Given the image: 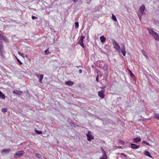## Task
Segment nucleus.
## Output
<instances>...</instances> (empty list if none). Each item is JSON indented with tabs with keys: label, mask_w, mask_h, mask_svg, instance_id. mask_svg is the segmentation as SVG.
Segmentation results:
<instances>
[{
	"label": "nucleus",
	"mask_w": 159,
	"mask_h": 159,
	"mask_svg": "<svg viewBox=\"0 0 159 159\" xmlns=\"http://www.w3.org/2000/svg\"><path fill=\"white\" fill-rule=\"evenodd\" d=\"M20 92V93H22V92Z\"/></svg>",
	"instance_id": "603ef678"
},
{
	"label": "nucleus",
	"mask_w": 159,
	"mask_h": 159,
	"mask_svg": "<svg viewBox=\"0 0 159 159\" xmlns=\"http://www.w3.org/2000/svg\"><path fill=\"white\" fill-rule=\"evenodd\" d=\"M100 38L101 42L102 43L105 42L106 41V38L103 36H101Z\"/></svg>",
	"instance_id": "ddd939ff"
},
{
	"label": "nucleus",
	"mask_w": 159,
	"mask_h": 159,
	"mask_svg": "<svg viewBox=\"0 0 159 159\" xmlns=\"http://www.w3.org/2000/svg\"><path fill=\"white\" fill-rule=\"evenodd\" d=\"M18 54L20 56H22L24 58V56L23 53H21L20 52H18Z\"/></svg>",
	"instance_id": "a878e982"
},
{
	"label": "nucleus",
	"mask_w": 159,
	"mask_h": 159,
	"mask_svg": "<svg viewBox=\"0 0 159 159\" xmlns=\"http://www.w3.org/2000/svg\"><path fill=\"white\" fill-rule=\"evenodd\" d=\"M101 149L102 151H104V149H103V148H102V147H101Z\"/></svg>",
	"instance_id": "a18cd8bd"
},
{
	"label": "nucleus",
	"mask_w": 159,
	"mask_h": 159,
	"mask_svg": "<svg viewBox=\"0 0 159 159\" xmlns=\"http://www.w3.org/2000/svg\"><path fill=\"white\" fill-rule=\"evenodd\" d=\"M101 149L102 151H104V149H103V148H102V147H101Z\"/></svg>",
	"instance_id": "c03bdc74"
},
{
	"label": "nucleus",
	"mask_w": 159,
	"mask_h": 159,
	"mask_svg": "<svg viewBox=\"0 0 159 159\" xmlns=\"http://www.w3.org/2000/svg\"><path fill=\"white\" fill-rule=\"evenodd\" d=\"M128 71L130 72V75L131 77H133L134 76V75H133V74L132 73V72L131 70H128Z\"/></svg>",
	"instance_id": "c85d7f7f"
},
{
	"label": "nucleus",
	"mask_w": 159,
	"mask_h": 159,
	"mask_svg": "<svg viewBox=\"0 0 159 159\" xmlns=\"http://www.w3.org/2000/svg\"><path fill=\"white\" fill-rule=\"evenodd\" d=\"M79 0H72V1L74 2H78V1Z\"/></svg>",
	"instance_id": "ea45409f"
},
{
	"label": "nucleus",
	"mask_w": 159,
	"mask_h": 159,
	"mask_svg": "<svg viewBox=\"0 0 159 159\" xmlns=\"http://www.w3.org/2000/svg\"><path fill=\"white\" fill-rule=\"evenodd\" d=\"M102 153H105V151H102Z\"/></svg>",
	"instance_id": "de8ad7c7"
},
{
	"label": "nucleus",
	"mask_w": 159,
	"mask_h": 159,
	"mask_svg": "<svg viewBox=\"0 0 159 159\" xmlns=\"http://www.w3.org/2000/svg\"><path fill=\"white\" fill-rule=\"evenodd\" d=\"M25 152L23 150L17 151L16 152V154L14 155V157L15 158H17L20 157L22 156L24 153Z\"/></svg>",
	"instance_id": "7ed1b4c3"
},
{
	"label": "nucleus",
	"mask_w": 159,
	"mask_h": 159,
	"mask_svg": "<svg viewBox=\"0 0 159 159\" xmlns=\"http://www.w3.org/2000/svg\"><path fill=\"white\" fill-rule=\"evenodd\" d=\"M48 49L47 50L45 51V52L47 54H48Z\"/></svg>",
	"instance_id": "4c0bfd02"
},
{
	"label": "nucleus",
	"mask_w": 159,
	"mask_h": 159,
	"mask_svg": "<svg viewBox=\"0 0 159 159\" xmlns=\"http://www.w3.org/2000/svg\"><path fill=\"white\" fill-rule=\"evenodd\" d=\"M65 83L68 86H71L73 84V83L71 81H68L66 82Z\"/></svg>",
	"instance_id": "f8f14e48"
},
{
	"label": "nucleus",
	"mask_w": 159,
	"mask_h": 159,
	"mask_svg": "<svg viewBox=\"0 0 159 159\" xmlns=\"http://www.w3.org/2000/svg\"><path fill=\"white\" fill-rule=\"evenodd\" d=\"M79 72L80 73H81L82 72V70H79Z\"/></svg>",
	"instance_id": "a19ab883"
},
{
	"label": "nucleus",
	"mask_w": 159,
	"mask_h": 159,
	"mask_svg": "<svg viewBox=\"0 0 159 159\" xmlns=\"http://www.w3.org/2000/svg\"><path fill=\"white\" fill-rule=\"evenodd\" d=\"M102 155H103V156H104V155H106V152H105V153H102Z\"/></svg>",
	"instance_id": "79ce46f5"
},
{
	"label": "nucleus",
	"mask_w": 159,
	"mask_h": 159,
	"mask_svg": "<svg viewBox=\"0 0 159 159\" xmlns=\"http://www.w3.org/2000/svg\"><path fill=\"white\" fill-rule=\"evenodd\" d=\"M44 159H46V158H44Z\"/></svg>",
	"instance_id": "864d4df0"
},
{
	"label": "nucleus",
	"mask_w": 159,
	"mask_h": 159,
	"mask_svg": "<svg viewBox=\"0 0 159 159\" xmlns=\"http://www.w3.org/2000/svg\"><path fill=\"white\" fill-rule=\"evenodd\" d=\"M32 18L33 20H34V19H37V17H35V16H32Z\"/></svg>",
	"instance_id": "e433bc0d"
},
{
	"label": "nucleus",
	"mask_w": 159,
	"mask_h": 159,
	"mask_svg": "<svg viewBox=\"0 0 159 159\" xmlns=\"http://www.w3.org/2000/svg\"><path fill=\"white\" fill-rule=\"evenodd\" d=\"M2 111L4 112H7V108H3L2 109Z\"/></svg>",
	"instance_id": "bb28decb"
},
{
	"label": "nucleus",
	"mask_w": 159,
	"mask_h": 159,
	"mask_svg": "<svg viewBox=\"0 0 159 159\" xmlns=\"http://www.w3.org/2000/svg\"><path fill=\"white\" fill-rule=\"evenodd\" d=\"M98 75L96 77V80L97 81V82H98Z\"/></svg>",
	"instance_id": "58836bf2"
},
{
	"label": "nucleus",
	"mask_w": 159,
	"mask_h": 159,
	"mask_svg": "<svg viewBox=\"0 0 159 159\" xmlns=\"http://www.w3.org/2000/svg\"><path fill=\"white\" fill-rule=\"evenodd\" d=\"M0 98H2L4 99L5 98V96L4 94L0 91Z\"/></svg>",
	"instance_id": "f3484780"
},
{
	"label": "nucleus",
	"mask_w": 159,
	"mask_h": 159,
	"mask_svg": "<svg viewBox=\"0 0 159 159\" xmlns=\"http://www.w3.org/2000/svg\"><path fill=\"white\" fill-rule=\"evenodd\" d=\"M145 10V7L143 4L139 8V11L141 13V15H143V11Z\"/></svg>",
	"instance_id": "6e6552de"
},
{
	"label": "nucleus",
	"mask_w": 159,
	"mask_h": 159,
	"mask_svg": "<svg viewBox=\"0 0 159 159\" xmlns=\"http://www.w3.org/2000/svg\"><path fill=\"white\" fill-rule=\"evenodd\" d=\"M105 90L104 89L102 90L99 91L98 92V94L99 97H100L101 99H103L105 97L104 93Z\"/></svg>",
	"instance_id": "423d86ee"
},
{
	"label": "nucleus",
	"mask_w": 159,
	"mask_h": 159,
	"mask_svg": "<svg viewBox=\"0 0 159 159\" xmlns=\"http://www.w3.org/2000/svg\"><path fill=\"white\" fill-rule=\"evenodd\" d=\"M10 149H3L2 150V153H8L10 152Z\"/></svg>",
	"instance_id": "2eb2a0df"
},
{
	"label": "nucleus",
	"mask_w": 159,
	"mask_h": 159,
	"mask_svg": "<svg viewBox=\"0 0 159 159\" xmlns=\"http://www.w3.org/2000/svg\"><path fill=\"white\" fill-rule=\"evenodd\" d=\"M141 15H141V14H139V13H138V16H139V19H140V20H141Z\"/></svg>",
	"instance_id": "c756f323"
},
{
	"label": "nucleus",
	"mask_w": 159,
	"mask_h": 159,
	"mask_svg": "<svg viewBox=\"0 0 159 159\" xmlns=\"http://www.w3.org/2000/svg\"><path fill=\"white\" fill-rule=\"evenodd\" d=\"M133 140L134 143H136L140 142L141 139L140 138L137 137L135 138H133Z\"/></svg>",
	"instance_id": "9d476101"
},
{
	"label": "nucleus",
	"mask_w": 159,
	"mask_h": 159,
	"mask_svg": "<svg viewBox=\"0 0 159 159\" xmlns=\"http://www.w3.org/2000/svg\"><path fill=\"white\" fill-rule=\"evenodd\" d=\"M101 149L102 151H104V149H103V148H102V147H101Z\"/></svg>",
	"instance_id": "49530a36"
},
{
	"label": "nucleus",
	"mask_w": 159,
	"mask_h": 159,
	"mask_svg": "<svg viewBox=\"0 0 159 159\" xmlns=\"http://www.w3.org/2000/svg\"><path fill=\"white\" fill-rule=\"evenodd\" d=\"M2 34V31H1L0 30V36H1V35Z\"/></svg>",
	"instance_id": "37998d69"
},
{
	"label": "nucleus",
	"mask_w": 159,
	"mask_h": 159,
	"mask_svg": "<svg viewBox=\"0 0 159 159\" xmlns=\"http://www.w3.org/2000/svg\"><path fill=\"white\" fill-rule=\"evenodd\" d=\"M86 136L88 141H90L92 139H94V137L92 135L90 131H88L87 134H86Z\"/></svg>",
	"instance_id": "20e7f679"
},
{
	"label": "nucleus",
	"mask_w": 159,
	"mask_h": 159,
	"mask_svg": "<svg viewBox=\"0 0 159 159\" xmlns=\"http://www.w3.org/2000/svg\"><path fill=\"white\" fill-rule=\"evenodd\" d=\"M84 38V36H83L82 35L80 37L78 44L83 48H84V45L83 43V40Z\"/></svg>",
	"instance_id": "39448f33"
},
{
	"label": "nucleus",
	"mask_w": 159,
	"mask_h": 159,
	"mask_svg": "<svg viewBox=\"0 0 159 159\" xmlns=\"http://www.w3.org/2000/svg\"><path fill=\"white\" fill-rule=\"evenodd\" d=\"M0 39L5 42H8V40L7 38L2 34L0 36Z\"/></svg>",
	"instance_id": "0eeeda50"
},
{
	"label": "nucleus",
	"mask_w": 159,
	"mask_h": 159,
	"mask_svg": "<svg viewBox=\"0 0 159 159\" xmlns=\"http://www.w3.org/2000/svg\"><path fill=\"white\" fill-rule=\"evenodd\" d=\"M142 143L143 144H146L147 145H150L149 143L146 141H143L142 142Z\"/></svg>",
	"instance_id": "4be33fe9"
},
{
	"label": "nucleus",
	"mask_w": 159,
	"mask_h": 159,
	"mask_svg": "<svg viewBox=\"0 0 159 159\" xmlns=\"http://www.w3.org/2000/svg\"><path fill=\"white\" fill-rule=\"evenodd\" d=\"M25 57H27V55H26Z\"/></svg>",
	"instance_id": "3c124183"
},
{
	"label": "nucleus",
	"mask_w": 159,
	"mask_h": 159,
	"mask_svg": "<svg viewBox=\"0 0 159 159\" xmlns=\"http://www.w3.org/2000/svg\"><path fill=\"white\" fill-rule=\"evenodd\" d=\"M147 30H148L149 34L154 37L155 40H159V36L157 33L154 32L152 29L147 28Z\"/></svg>",
	"instance_id": "f257e3e1"
},
{
	"label": "nucleus",
	"mask_w": 159,
	"mask_h": 159,
	"mask_svg": "<svg viewBox=\"0 0 159 159\" xmlns=\"http://www.w3.org/2000/svg\"><path fill=\"white\" fill-rule=\"evenodd\" d=\"M143 55L144 56H145V57L147 58L148 57V56L146 55V53L143 50Z\"/></svg>",
	"instance_id": "473e14b6"
},
{
	"label": "nucleus",
	"mask_w": 159,
	"mask_h": 159,
	"mask_svg": "<svg viewBox=\"0 0 159 159\" xmlns=\"http://www.w3.org/2000/svg\"><path fill=\"white\" fill-rule=\"evenodd\" d=\"M100 159H107V156L102 155V156L100 158Z\"/></svg>",
	"instance_id": "b1692460"
},
{
	"label": "nucleus",
	"mask_w": 159,
	"mask_h": 159,
	"mask_svg": "<svg viewBox=\"0 0 159 159\" xmlns=\"http://www.w3.org/2000/svg\"><path fill=\"white\" fill-rule=\"evenodd\" d=\"M153 116L154 118L159 120V114L158 113H154Z\"/></svg>",
	"instance_id": "dca6fc26"
},
{
	"label": "nucleus",
	"mask_w": 159,
	"mask_h": 159,
	"mask_svg": "<svg viewBox=\"0 0 159 159\" xmlns=\"http://www.w3.org/2000/svg\"><path fill=\"white\" fill-rule=\"evenodd\" d=\"M17 61L20 65L22 64V63L19 59H17Z\"/></svg>",
	"instance_id": "cd10ccee"
},
{
	"label": "nucleus",
	"mask_w": 159,
	"mask_h": 159,
	"mask_svg": "<svg viewBox=\"0 0 159 159\" xmlns=\"http://www.w3.org/2000/svg\"><path fill=\"white\" fill-rule=\"evenodd\" d=\"M15 58L17 60V59H18L15 56Z\"/></svg>",
	"instance_id": "09e8293b"
},
{
	"label": "nucleus",
	"mask_w": 159,
	"mask_h": 159,
	"mask_svg": "<svg viewBox=\"0 0 159 159\" xmlns=\"http://www.w3.org/2000/svg\"><path fill=\"white\" fill-rule=\"evenodd\" d=\"M75 28H77L79 27V23L78 22H76L75 23Z\"/></svg>",
	"instance_id": "5701e85b"
},
{
	"label": "nucleus",
	"mask_w": 159,
	"mask_h": 159,
	"mask_svg": "<svg viewBox=\"0 0 159 159\" xmlns=\"http://www.w3.org/2000/svg\"><path fill=\"white\" fill-rule=\"evenodd\" d=\"M120 143L122 144L123 145H124V142L122 140H120Z\"/></svg>",
	"instance_id": "72a5a7b5"
},
{
	"label": "nucleus",
	"mask_w": 159,
	"mask_h": 159,
	"mask_svg": "<svg viewBox=\"0 0 159 159\" xmlns=\"http://www.w3.org/2000/svg\"><path fill=\"white\" fill-rule=\"evenodd\" d=\"M35 156L36 157H38V158H39V157H40V155L39 154H35Z\"/></svg>",
	"instance_id": "c9c22d12"
},
{
	"label": "nucleus",
	"mask_w": 159,
	"mask_h": 159,
	"mask_svg": "<svg viewBox=\"0 0 159 159\" xmlns=\"http://www.w3.org/2000/svg\"><path fill=\"white\" fill-rule=\"evenodd\" d=\"M19 92L17 90L14 91L13 92V93L14 94H17L20 95V93H18Z\"/></svg>",
	"instance_id": "393cba45"
},
{
	"label": "nucleus",
	"mask_w": 159,
	"mask_h": 159,
	"mask_svg": "<svg viewBox=\"0 0 159 159\" xmlns=\"http://www.w3.org/2000/svg\"><path fill=\"white\" fill-rule=\"evenodd\" d=\"M36 75L37 78L38 79H39V82L40 83H42V80L43 77V75H42L40 74H38V75L36 74Z\"/></svg>",
	"instance_id": "1a4fd4ad"
},
{
	"label": "nucleus",
	"mask_w": 159,
	"mask_h": 159,
	"mask_svg": "<svg viewBox=\"0 0 159 159\" xmlns=\"http://www.w3.org/2000/svg\"><path fill=\"white\" fill-rule=\"evenodd\" d=\"M131 148L134 149H136L139 147V146L133 143H131Z\"/></svg>",
	"instance_id": "9b49d317"
},
{
	"label": "nucleus",
	"mask_w": 159,
	"mask_h": 159,
	"mask_svg": "<svg viewBox=\"0 0 159 159\" xmlns=\"http://www.w3.org/2000/svg\"><path fill=\"white\" fill-rule=\"evenodd\" d=\"M35 132L38 134H40L42 133V132L41 131L36 130Z\"/></svg>",
	"instance_id": "7c9ffc66"
},
{
	"label": "nucleus",
	"mask_w": 159,
	"mask_h": 159,
	"mask_svg": "<svg viewBox=\"0 0 159 159\" xmlns=\"http://www.w3.org/2000/svg\"><path fill=\"white\" fill-rule=\"evenodd\" d=\"M3 48V46L2 42L0 41V50H2Z\"/></svg>",
	"instance_id": "412c9836"
},
{
	"label": "nucleus",
	"mask_w": 159,
	"mask_h": 159,
	"mask_svg": "<svg viewBox=\"0 0 159 159\" xmlns=\"http://www.w3.org/2000/svg\"><path fill=\"white\" fill-rule=\"evenodd\" d=\"M112 19L114 21H117L116 17L113 14H112Z\"/></svg>",
	"instance_id": "aec40b11"
},
{
	"label": "nucleus",
	"mask_w": 159,
	"mask_h": 159,
	"mask_svg": "<svg viewBox=\"0 0 159 159\" xmlns=\"http://www.w3.org/2000/svg\"><path fill=\"white\" fill-rule=\"evenodd\" d=\"M121 154L124 157H126L127 156V155L123 153H122Z\"/></svg>",
	"instance_id": "f704fd0d"
},
{
	"label": "nucleus",
	"mask_w": 159,
	"mask_h": 159,
	"mask_svg": "<svg viewBox=\"0 0 159 159\" xmlns=\"http://www.w3.org/2000/svg\"><path fill=\"white\" fill-rule=\"evenodd\" d=\"M108 66L107 65H105L103 67V69L105 71H107L108 70Z\"/></svg>",
	"instance_id": "6ab92c4d"
},
{
	"label": "nucleus",
	"mask_w": 159,
	"mask_h": 159,
	"mask_svg": "<svg viewBox=\"0 0 159 159\" xmlns=\"http://www.w3.org/2000/svg\"><path fill=\"white\" fill-rule=\"evenodd\" d=\"M121 148V147H120V148Z\"/></svg>",
	"instance_id": "5fc2aeb1"
},
{
	"label": "nucleus",
	"mask_w": 159,
	"mask_h": 159,
	"mask_svg": "<svg viewBox=\"0 0 159 159\" xmlns=\"http://www.w3.org/2000/svg\"><path fill=\"white\" fill-rule=\"evenodd\" d=\"M124 49H122L121 50V52L122 53V54L124 56H125L126 54V51L125 50V46H124Z\"/></svg>",
	"instance_id": "a211bd4d"
},
{
	"label": "nucleus",
	"mask_w": 159,
	"mask_h": 159,
	"mask_svg": "<svg viewBox=\"0 0 159 159\" xmlns=\"http://www.w3.org/2000/svg\"><path fill=\"white\" fill-rule=\"evenodd\" d=\"M122 49H124V46H123Z\"/></svg>",
	"instance_id": "8fccbe9b"
},
{
	"label": "nucleus",
	"mask_w": 159,
	"mask_h": 159,
	"mask_svg": "<svg viewBox=\"0 0 159 159\" xmlns=\"http://www.w3.org/2000/svg\"><path fill=\"white\" fill-rule=\"evenodd\" d=\"M0 54L2 57L3 56V52L2 50H0Z\"/></svg>",
	"instance_id": "2f4dec72"
},
{
	"label": "nucleus",
	"mask_w": 159,
	"mask_h": 159,
	"mask_svg": "<svg viewBox=\"0 0 159 159\" xmlns=\"http://www.w3.org/2000/svg\"><path fill=\"white\" fill-rule=\"evenodd\" d=\"M144 155L148 156L151 158H152V157L150 154L149 153V152H148L147 151H145L144 152Z\"/></svg>",
	"instance_id": "4468645a"
},
{
	"label": "nucleus",
	"mask_w": 159,
	"mask_h": 159,
	"mask_svg": "<svg viewBox=\"0 0 159 159\" xmlns=\"http://www.w3.org/2000/svg\"><path fill=\"white\" fill-rule=\"evenodd\" d=\"M113 45L114 47V48L118 52H120V48L119 46V45L114 40L113 42Z\"/></svg>",
	"instance_id": "f03ea898"
}]
</instances>
